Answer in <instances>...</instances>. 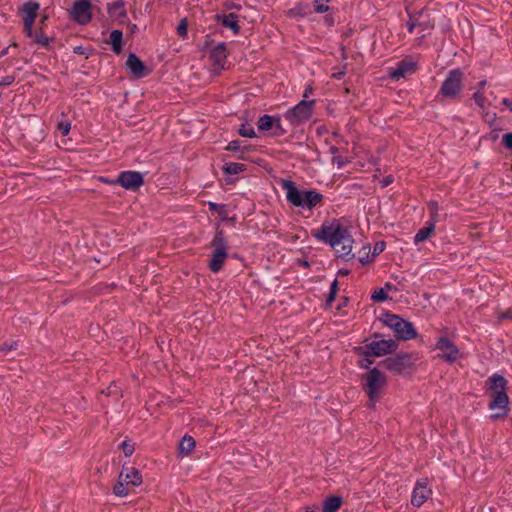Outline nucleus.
I'll list each match as a JSON object with an SVG mask.
<instances>
[{
    "instance_id": "obj_1",
    "label": "nucleus",
    "mask_w": 512,
    "mask_h": 512,
    "mask_svg": "<svg viewBox=\"0 0 512 512\" xmlns=\"http://www.w3.org/2000/svg\"><path fill=\"white\" fill-rule=\"evenodd\" d=\"M316 239L328 243L336 252L338 257L349 261L355 257L352 253L353 239L347 228L339 221H325L321 227L311 232Z\"/></svg>"
},
{
    "instance_id": "obj_2",
    "label": "nucleus",
    "mask_w": 512,
    "mask_h": 512,
    "mask_svg": "<svg viewBox=\"0 0 512 512\" xmlns=\"http://www.w3.org/2000/svg\"><path fill=\"white\" fill-rule=\"evenodd\" d=\"M487 385L489 395L492 398L489 403V409L498 410V412L491 415V418L498 419L505 417L509 411V397L506 393L507 380L499 374H494L488 378Z\"/></svg>"
},
{
    "instance_id": "obj_3",
    "label": "nucleus",
    "mask_w": 512,
    "mask_h": 512,
    "mask_svg": "<svg viewBox=\"0 0 512 512\" xmlns=\"http://www.w3.org/2000/svg\"><path fill=\"white\" fill-rule=\"evenodd\" d=\"M281 187L286 191L287 201L295 207L312 210L323 200L318 191L299 190L292 180H282Z\"/></svg>"
},
{
    "instance_id": "obj_4",
    "label": "nucleus",
    "mask_w": 512,
    "mask_h": 512,
    "mask_svg": "<svg viewBox=\"0 0 512 512\" xmlns=\"http://www.w3.org/2000/svg\"><path fill=\"white\" fill-rule=\"evenodd\" d=\"M375 339L381 338V335L375 333L373 336ZM398 348V343L395 340L379 339L373 340L369 344L364 346H358L354 348V352L360 356H374L381 357L387 354H391Z\"/></svg>"
},
{
    "instance_id": "obj_5",
    "label": "nucleus",
    "mask_w": 512,
    "mask_h": 512,
    "mask_svg": "<svg viewBox=\"0 0 512 512\" xmlns=\"http://www.w3.org/2000/svg\"><path fill=\"white\" fill-rule=\"evenodd\" d=\"M464 72L460 68L452 69L444 79L438 95L448 99H457L463 90Z\"/></svg>"
},
{
    "instance_id": "obj_6",
    "label": "nucleus",
    "mask_w": 512,
    "mask_h": 512,
    "mask_svg": "<svg viewBox=\"0 0 512 512\" xmlns=\"http://www.w3.org/2000/svg\"><path fill=\"white\" fill-rule=\"evenodd\" d=\"M211 247L214 250L211 255L208 267L212 272L217 273L222 269L223 264L225 263L228 256L227 241L224 237V233L222 230H218L215 233L214 238L211 242Z\"/></svg>"
},
{
    "instance_id": "obj_7",
    "label": "nucleus",
    "mask_w": 512,
    "mask_h": 512,
    "mask_svg": "<svg viewBox=\"0 0 512 512\" xmlns=\"http://www.w3.org/2000/svg\"><path fill=\"white\" fill-rule=\"evenodd\" d=\"M383 322L393 329L397 337L401 340H410L417 336V332L413 324L398 315L386 313L383 316Z\"/></svg>"
},
{
    "instance_id": "obj_8",
    "label": "nucleus",
    "mask_w": 512,
    "mask_h": 512,
    "mask_svg": "<svg viewBox=\"0 0 512 512\" xmlns=\"http://www.w3.org/2000/svg\"><path fill=\"white\" fill-rule=\"evenodd\" d=\"M314 100L303 99L292 109H289L285 114L284 118L289 122L292 127L299 126L300 124L308 121L313 114Z\"/></svg>"
},
{
    "instance_id": "obj_9",
    "label": "nucleus",
    "mask_w": 512,
    "mask_h": 512,
    "mask_svg": "<svg viewBox=\"0 0 512 512\" xmlns=\"http://www.w3.org/2000/svg\"><path fill=\"white\" fill-rule=\"evenodd\" d=\"M363 389L371 402L375 401L380 390L386 385V376L377 368L371 369L363 376Z\"/></svg>"
},
{
    "instance_id": "obj_10",
    "label": "nucleus",
    "mask_w": 512,
    "mask_h": 512,
    "mask_svg": "<svg viewBox=\"0 0 512 512\" xmlns=\"http://www.w3.org/2000/svg\"><path fill=\"white\" fill-rule=\"evenodd\" d=\"M380 365L393 373L401 374L411 368L413 365V358L411 354L399 353L395 356L386 358L380 363Z\"/></svg>"
},
{
    "instance_id": "obj_11",
    "label": "nucleus",
    "mask_w": 512,
    "mask_h": 512,
    "mask_svg": "<svg viewBox=\"0 0 512 512\" xmlns=\"http://www.w3.org/2000/svg\"><path fill=\"white\" fill-rule=\"evenodd\" d=\"M110 183L118 184L127 190L136 191L143 185L144 178L138 171H122L118 175L117 179Z\"/></svg>"
},
{
    "instance_id": "obj_12",
    "label": "nucleus",
    "mask_w": 512,
    "mask_h": 512,
    "mask_svg": "<svg viewBox=\"0 0 512 512\" xmlns=\"http://www.w3.org/2000/svg\"><path fill=\"white\" fill-rule=\"evenodd\" d=\"M71 16L80 25L88 24L92 19V5L90 1H75L71 8Z\"/></svg>"
},
{
    "instance_id": "obj_13",
    "label": "nucleus",
    "mask_w": 512,
    "mask_h": 512,
    "mask_svg": "<svg viewBox=\"0 0 512 512\" xmlns=\"http://www.w3.org/2000/svg\"><path fill=\"white\" fill-rule=\"evenodd\" d=\"M435 348L442 352L439 357L449 363L455 362L460 354L457 346L447 337H440Z\"/></svg>"
},
{
    "instance_id": "obj_14",
    "label": "nucleus",
    "mask_w": 512,
    "mask_h": 512,
    "mask_svg": "<svg viewBox=\"0 0 512 512\" xmlns=\"http://www.w3.org/2000/svg\"><path fill=\"white\" fill-rule=\"evenodd\" d=\"M432 495V490L428 487L426 480H418L412 491L411 504L414 507H420Z\"/></svg>"
},
{
    "instance_id": "obj_15",
    "label": "nucleus",
    "mask_w": 512,
    "mask_h": 512,
    "mask_svg": "<svg viewBox=\"0 0 512 512\" xmlns=\"http://www.w3.org/2000/svg\"><path fill=\"white\" fill-rule=\"evenodd\" d=\"M126 66L131 74L136 78H143L149 73V70L144 62L141 61L140 58L133 53L128 55Z\"/></svg>"
},
{
    "instance_id": "obj_16",
    "label": "nucleus",
    "mask_w": 512,
    "mask_h": 512,
    "mask_svg": "<svg viewBox=\"0 0 512 512\" xmlns=\"http://www.w3.org/2000/svg\"><path fill=\"white\" fill-rule=\"evenodd\" d=\"M215 21L225 28L230 29L234 35H238L240 33L238 15L235 13L216 14Z\"/></svg>"
},
{
    "instance_id": "obj_17",
    "label": "nucleus",
    "mask_w": 512,
    "mask_h": 512,
    "mask_svg": "<svg viewBox=\"0 0 512 512\" xmlns=\"http://www.w3.org/2000/svg\"><path fill=\"white\" fill-rule=\"evenodd\" d=\"M40 9V4L34 0L25 2L20 8L19 13L23 15V23H34Z\"/></svg>"
},
{
    "instance_id": "obj_18",
    "label": "nucleus",
    "mask_w": 512,
    "mask_h": 512,
    "mask_svg": "<svg viewBox=\"0 0 512 512\" xmlns=\"http://www.w3.org/2000/svg\"><path fill=\"white\" fill-rule=\"evenodd\" d=\"M210 58L214 66H216L219 69L223 68L227 58L226 44L224 42L217 44L211 50Z\"/></svg>"
},
{
    "instance_id": "obj_19",
    "label": "nucleus",
    "mask_w": 512,
    "mask_h": 512,
    "mask_svg": "<svg viewBox=\"0 0 512 512\" xmlns=\"http://www.w3.org/2000/svg\"><path fill=\"white\" fill-rule=\"evenodd\" d=\"M415 71V64L407 61H400L396 68L392 69L389 73L390 77L394 80H399L407 76L408 74H412Z\"/></svg>"
},
{
    "instance_id": "obj_20",
    "label": "nucleus",
    "mask_w": 512,
    "mask_h": 512,
    "mask_svg": "<svg viewBox=\"0 0 512 512\" xmlns=\"http://www.w3.org/2000/svg\"><path fill=\"white\" fill-rule=\"evenodd\" d=\"M122 471L124 472L123 480L126 484L139 486L142 483V475L138 469L124 466Z\"/></svg>"
},
{
    "instance_id": "obj_21",
    "label": "nucleus",
    "mask_w": 512,
    "mask_h": 512,
    "mask_svg": "<svg viewBox=\"0 0 512 512\" xmlns=\"http://www.w3.org/2000/svg\"><path fill=\"white\" fill-rule=\"evenodd\" d=\"M196 442L192 436L185 435L179 443V454L184 457L188 456L195 448Z\"/></svg>"
},
{
    "instance_id": "obj_22",
    "label": "nucleus",
    "mask_w": 512,
    "mask_h": 512,
    "mask_svg": "<svg viewBox=\"0 0 512 512\" xmlns=\"http://www.w3.org/2000/svg\"><path fill=\"white\" fill-rule=\"evenodd\" d=\"M343 499L340 496H329L323 502L322 512H336L342 505Z\"/></svg>"
},
{
    "instance_id": "obj_23",
    "label": "nucleus",
    "mask_w": 512,
    "mask_h": 512,
    "mask_svg": "<svg viewBox=\"0 0 512 512\" xmlns=\"http://www.w3.org/2000/svg\"><path fill=\"white\" fill-rule=\"evenodd\" d=\"M434 230V223H427V225L421 228L414 236V243L419 244L427 240L433 234Z\"/></svg>"
},
{
    "instance_id": "obj_24",
    "label": "nucleus",
    "mask_w": 512,
    "mask_h": 512,
    "mask_svg": "<svg viewBox=\"0 0 512 512\" xmlns=\"http://www.w3.org/2000/svg\"><path fill=\"white\" fill-rule=\"evenodd\" d=\"M124 0H116L108 4V12L111 16L125 17L127 12L125 10Z\"/></svg>"
},
{
    "instance_id": "obj_25",
    "label": "nucleus",
    "mask_w": 512,
    "mask_h": 512,
    "mask_svg": "<svg viewBox=\"0 0 512 512\" xmlns=\"http://www.w3.org/2000/svg\"><path fill=\"white\" fill-rule=\"evenodd\" d=\"M122 38L123 33L121 30H113L110 33V43L112 45V50L116 54H120L122 52Z\"/></svg>"
},
{
    "instance_id": "obj_26",
    "label": "nucleus",
    "mask_w": 512,
    "mask_h": 512,
    "mask_svg": "<svg viewBox=\"0 0 512 512\" xmlns=\"http://www.w3.org/2000/svg\"><path fill=\"white\" fill-rule=\"evenodd\" d=\"M275 117L276 116H271V115H268V114H265V115H262L261 117H259L258 121H257V127L260 131L262 132H266V131H271V129L273 128V123L275 122Z\"/></svg>"
},
{
    "instance_id": "obj_27",
    "label": "nucleus",
    "mask_w": 512,
    "mask_h": 512,
    "mask_svg": "<svg viewBox=\"0 0 512 512\" xmlns=\"http://www.w3.org/2000/svg\"><path fill=\"white\" fill-rule=\"evenodd\" d=\"M123 477H124V472L121 471V473L119 475L118 482L113 487V493L119 497H124V496L128 495V490L125 486L126 483L123 480Z\"/></svg>"
},
{
    "instance_id": "obj_28",
    "label": "nucleus",
    "mask_w": 512,
    "mask_h": 512,
    "mask_svg": "<svg viewBox=\"0 0 512 512\" xmlns=\"http://www.w3.org/2000/svg\"><path fill=\"white\" fill-rule=\"evenodd\" d=\"M223 170L226 174L236 175L245 170V165L242 163L229 162L223 166Z\"/></svg>"
},
{
    "instance_id": "obj_29",
    "label": "nucleus",
    "mask_w": 512,
    "mask_h": 512,
    "mask_svg": "<svg viewBox=\"0 0 512 512\" xmlns=\"http://www.w3.org/2000/svg\"><path fill=\"white\" fill-rule=\"evenodd\" d=\"M273 128L271 129V135L275 137L283 136L287 133V129L283 127L280 117H275Z\"/></svg>"
},
{
    "instance_id": "obj_30",
    "label": "nucleus",
    "mask_w": 512,
    "mask_h": 512,
    "mask_svg": "<svg viewBox=\"0 0 512 512\" xmlns=\"http://www.w3.org/2000/svg\"><path fill=\"white\" fill-rule=\"evenodd\" d=\"M428 209H429V213H430V221L428 223H434V226H435L436 223L439 221V215H438L439 206H438L437 202L431 201L428 204Z\"/></svg>"
},
{
    "instance_id": "obj_31",
    "label": "nucleus",
    "mask_w": 512,
    "mask_h": 512,
    "mask_svg": "<svg viewBox=\"0 0 512 512\" xmlns=\"http://www.w3.org/2000/svg\"><path fill=\"white\" fill-rule=\"evenodd\" d=\"M238 132L242 137L253 138L256 136L254 128L249 124H242Z\"/></svg>"
},
{
    "instance_id": "obj_32",
    "label": "nucleus",
    "mask_w": 512,
    "mask_h": 512,
    "mask_svg": "<svg viewBox=\"0 0 512 512\" xmlns=\"http://www.w3.org/2000/svg\"><path fill=\"white\" fill-rule=\"evenodd\" d=\"M313 7L314 11L319 14L329 11V6L325 4V0H314Z\"/></svg>"
},
{
    "instance_id": "obj_33",
    "label": "nucleus",
    "mask_w": 512,
    "mask_h": 512,
    "mask_svg": "<svg viewBox=\"0 0 512 512\" xmlns=\"http://www.w3.org/2000/svg\"><path fill=\"white\" fill-rule=\"evenodd\" d=\"M120 447L126 457H130L135 450L134 444H131L128 441H123Z\"/></svg>"
},
{
    "instance_id": "obj_34",
    "label": "nucleus",
    "mask_w": 512,
    "mask_h": 512,
    "mask_svg": "<svg viewBox=\"0 0 512 512\" xmlns=\"http://www.w3.org/2000/svg\"><path fill=\"white\" fill-rule=\"evenodd\" d=\"M34 41H35L37 44H39V45H41V46H43V47H47V46H49V43H50V41H51V38L47 37L46 35H44V34H42V33H39V34L37 33V34L35 35V39H34Z\"/></svg>"
},
{
    "instance_id": "obj_35",
    "label": "nucleus",
    "mask_w": 512,
    "mask_h": 512,
    "mask_svg": "<svg viewBox=\"0 0 512 512\" xmlns=\"http://www.w3.org/2000/svg\"><path fill=\"white\" fill-rule=\"evenodd\" d=\"M372 299L374 301L381 302V301L387 300L388 295H387L386 291L383 288H381L379 290L374 291V293L372 294Z\"/></svg>"
},
{
    "instance_id": "obj_36",
    "label": "nucleus",
    "mask_w": 512,
    "mask_h": 512,
    "mask_svg": "<svg viewBox=\"0 0 512 512\" xmlns=\"http://www.w3.org/2000/svg\"><path fill=\"white\" fill-rule=\"evenodd\" d=\"M472 98H473V100L475 101V103H476L479 107H481V108H483V107H484V104H485L486 98H485V96H484V94H483L482 92H480V91L475 92V93L473 94Z\"/></svg>"
},
{
    "instance_id": "obj_37",
    "label": "nucleus",
    "mask_w": 512,
    "mask_h": 512,
    "mask_svg": "<svg viewBox=\"0 0 512 512\" xmlns=\"http://www.w3.org/2000/svg\"><path fill=\"white\" fill-rule=\"evenodd\" d=\"M177 33L180 37H186L187 35V20L186 18L182 19L177 26Z\"/></svg>"
},
{
    "instance_id": "obj_38",
    "label": "nucleus",
    "mask_w": 512,
    "mask_h": 512,
    "mask_svg": "<svg viewBox=\"0 0 512 512\" xmlns=\"http://www.w3.org/2000/svg\"><path fill=\"white\" fill-rule=\"evenodd\" d=\"M59 132L61 133V135L63 136H66L68 135L70 129H71V124L70 122H60L58 123V126H57Z\"/></svg>"
},
{
    "instance_id": "obj_39",
    "label": "nucleus",
    "mask_w": 512,
    "mask_h": 512,
    "mask_svg": "<svg viewBox=\"0 0 512 512\" xmlns=\"http://www.w3.org/2000/svg\"><path fill=\"white\" fill-rule=\"evenodd\" d=\"M363 359L359 361V366L364 369H369L370 366L373 364V356H362Z\"/></svg>"
},
{
    "instance_id": "obj_40",
    "label": "nucleus",
    "mask_w": 512,
    "mask_h": 512,
    "mask_svg": "<svg viewBox=\"0 0 512 512\" xmlns=\"http://www.w3.org/2000/svg\"><path fill=\"white\" fill-rule=\"evenodd\" d=\"M227 150L237 152L241 150V142L239 140L230 141L226 147Z\"/></svg>"
},
{
    "instance_id": "obj_41",
    "label": "nucleus",
    "mask_w": 512,
    "mask_h": 512,
    "mask_svg": "<svg viewBox=\"0 0 512 512\" xmlns=\"http://www.w3.org/2000/svg\"><path fill=\"white\" fill-rule=\"evenodd\" d=\"M502 143L504 146L510 150H512V133H507L502 137Z\"/></svg>"
},
{
    "instance_id": "obj_42",
    "label": "nucleus",
    "mask_w": 512,
    "mask_h": 512,
    "mask_svg": "<svg viewBox=\"0 0 512 512\" xmlns=\"http://www.w3.org/2000/svg\"><path fill=\"white\" fill-rule=\"evenodd\" d=\"M18 346L17 342H12L11 344L3 343L0 345V351L7 352L16 349Z\"/></svg>"
},
{
    "instance_id": "obj_43",
    "label": "nucleus",
    "mask_w": 512,
    "mask_h": 512,
    "mask_svg": "<svg viewBox=\"0 0 512 512\" xmlns=\"http://www.w3.org/2000/svg\"><path fill=\"white\" fill-rule=\"evenodd\" d=\"M15 81V76L7 75L2 80H0V86H8L11 85Z\"/></svg>"
},
{
    "instance_id": "obj_44",
    "label": "nucleus",
    "mask_w": 512,
    "mask_h": 512,
    "mask_svg": "<svg viewBox=\"0 0 512 512\" xmlns=\"http://www.w3.org/2000/svg\"><path fill=\"white\" fill-rule=\"evenodd\" d=\"M33 24L34 23H23L24 32L29 38L33 37Z\"/></svg>"
},
{
    "instance_id": "obj_45",
    "label": "nucleus",
    "mask_w": 512,
    "mask_h": 512,
    "mask_svg": "<svg viewBox=\"0 0 512 512\" xmlns=\"http://www.w3.org/2000/svg\"><path fill=\"white\" fill-rule=\"evenodd\" d=\"M73 51L75 54H78V55H86V56L88 55L87 49L82 46L74 47Z\"/></svg>"
},
{
    "instance_id": "obj_46",
    "label": "nucleus",
    "mask_w": 512,
    "mask_h": 512,
    "mask_svg": "<svg viewBox=\"0 0 512 512\" xmlns=\"http://www.w3.org/2000/svg\"><path fill=\"white\" fill-rule=\"evenodd\" d=\"M336 294L335 292H329L328 294V297L326 299V305L327 306H330L332 304V302L335 300V297H336Z\"/></svg>"
},
{
    "instance_id": "obj_47",
    "label": "nucleus",
    "mask_w": 512,
    "mask_h": 512,
    "mask_svg": "<svg viewBox=\"0 0 512 512\" xmlns=\"http://www.w3.org/2000/svg\"><path fill=\"white\" fill-rule=\"evenodd\" d=\"M384 246H385L384 242L376 243V245L374 247V254H378V253L382 252L384 249Z\"/></svg>"
},
{
    "instance_id": "obj_48",
    "label": "nucleus",
    "mask_w": 512,
    "mask_h": 512,
    "mask_svg": "<svg viewBox=\"0 0 512 512\" xmlns=\"http://www.w3.org/2000/svg\"><path fill=\"white\" fill-rule=\"evenodd\" d=\"M417 25H419V24L417 22L413 21L412 18L410 17V22L408 23L409 33H413V31Z\"/></svg>"
},
{
    "instance_id": "obj_49",
    "label": "nucleus",
    "mask_w": 512,
    "mask_h": 512,
    "mask_svg": "<svg viewBox=\"0 0 512 512\" xmlns=\"http://www.w3.org/2000/svg\"><path fill=\"white\" fill-rule=\"evenodd\" d=\"M502 103L512 112V98H504Z\"/></svg>"
},
{
    "instance_id": "obj_50",
    "label": "nucleus",
    "mask_w": 512,
    "mask_h": 512,
    "mask_svg": "<svg viewBox=\"0 0 512 512\" xmlns=\"http://www.w3.org/2000/svg\"><path fill=\"white\" fill-rule=\"evenodd\" d=\"M330 291L331 292H335L337 293L338 292V281L337 279H335L332 284H331V287H330Z\"/></svg>"
},
{
    "instance_id": "obj_51",
    "label": "nucleus",
    "mask_w": 512,
    "mask_h": 512,
    "mask_svg": "<svg viewBox=\"0 0 512 512\" xmlns=\"http://www.w3.org/2000/svg\"><path fill=\"white\" fill-rule=\"evenodd\" d=\"M208 207L211 211H216L220 207V205L213 202H209Z\"/></svg>"
},
{
    "instance_id": "obj_52",
    "label": "nucleus",
    "mask_w": 512,
    "mask_h": 512,
    "mask_svg": "<svg viewBox=\"0 0 512 512\" xmlns=\"http://www.w3.org/2000/svg\"><path fill=\"white\" fill-rule=\"evenodd\" d=\"M225 6H226L227 8H229V9H230V8H237V9L239 8V6H238L237 4H235V3H233V2H226V3H225Z\"/></svg>"
},
{
    "instance_id": "obj_53",
    "label": "nucleus",
    "mask_w": 512,
    "mask_h": 512,
    "mask_svg": "<svg viewBox=\"0 0 512 512\" xmlns=\"http://www.w3.org/2000/svg\"><path fill=\"white\" fill-rule=\"evenodd\" d=\"M349 273L350 272L347 269H340V270H338V275H341V276H347Z\"/></svg>"
},
{
    "instance_id": "obj_54",
    "label": "nucleus",
    "mask_w": 512,
    "mask_h": 512,
    "mask_svg": "<svg viewBox=\"0 0 512 512\" xmlns=\"http://www.w3.org/2000/svg\"><path fill=\"white\" fill-rule=\"evenodd\" d=\"M311 91H312V88H311V87L306 88V90H305V92H304V94H303V97H304V98H307V97H308V95H309V93H311Z\"/></svg>"
},
{
    "instance_id": "obj_55",
    "label": "nucleus",
    "mask_w": 512,
    "mask_h": 512,
    "mask_svg": "<svg viewBox=\"0 0 512 512\" xmlns=\"http://www.w3.org/2000/svg\"><path fill=\"white\" fill-rule=\"evenodd\" d=\"M478 85L480 88H483L486 85V80L480 81Z\"/></svg>"
},
{
    "instance_id": "obj_56",
    "label": "nucleus",
    "mask_w": 512,
    "mask_h": 512,
    "mask_svg": "<svg viewBox=\"0 0 512 512\" xmlns=\"http://www.w3.org/2000/svg\"><path fill=\"white\" fill-rule=\"evenodd\" d=\"M390 182H391V180L389 179V177L384 179V184L385 185H388Z\"/></svg>"
},
{
    "instance_id": "obj_57",
    "label": "nucleus",
    "mask_w": 512,
    "mask_h": 512,
    "mask_svg": "<svg viewBox=\"0 0 512 512\" xmlns=\"http://www.w3.org/2000/svg\"><path fill=\"white\" fill-rule=\"evenodd\" d=\"M302 265H303V266H305V267H308V266H309V264H308V262H307V261H303V262H302Z\"/></svg>"
},
{
    "instance_id": "obj_58",
    "label": "nucleus",
    "mask_w": 512,
    "mask_h": 512,
    "mask_svg": "<svg viewBox=\"0 0 512 512\" xmlns=\"http://www.w3.org/2000/svg\"><path fill=\"white\" fill-rule=\"evenodd\" d=\"M386 287H387L388 289H390V288H391V284L387 283V284H386Z\"/></svg>"
},
{
    "instance_id": "obj_59",
    "label": "nucleus",
    "mask_w": 512,
    "mask_h": 512,
    "mask_svg": "<svg viewBox=\"0 0 512 512\" xmlns=\"http://www.w3.org/2000/svg\"><path fill=\"white\" fill-rule=\"evenodd\" d=\"M135 28H136V25L134 24V25L131 27V30L133 31Z\"/></svg>"
},
{
    "instance_id": "obj_60",
    "label": "nucleus",
    "mask_w": 512,
    "mask_h": 512,
    "mask_svg": "<svg viewBox=\"0 0 512 512\" xmlns=\"http://www.w3.org/2000/svg\"><path fill=\"white\" fill-rule=\"evenodd\" d=\"M361 264H365L366 262L363 259H360Z\"/></svg>"
}]
</instances>
